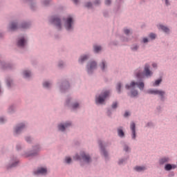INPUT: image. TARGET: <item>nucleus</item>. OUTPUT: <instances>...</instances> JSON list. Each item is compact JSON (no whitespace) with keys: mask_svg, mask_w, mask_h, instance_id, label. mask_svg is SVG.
I'll return each mask as SVG.
<instances>
[{"mask_svg":"<svg viewBox=\"0 0 177 177\" xmlns=\"http://www.w3.org/2000/svg\"><path fill=\"white\" fill-rule=\"evenodd\" d=\"M109 95H110V91L104 92L103 94L95 98V103L97 104H102L106 98L109 97Z\"/></svg>","mask_w":177,"mask_h":177,"instance_id":"f257e3e1","label":"nucleus"},{"mask_svg":"<svg viewBox=\"0 0 177 177\" xmlns=\"http://www.w3.org/2000/svg\"><path fill=\"white\" fill-rule=\"evenodd\" d=\"M135 85H137V86L140 89V91H143V88H145V83L142 82H140L139 83L132 82L129 85H126V89H131V88H135Z\"/></svg>","mask_w":177,"mask_h":177,"instance_id":"f03ea898","label":"nucleus"},{"mask_svg":"<svg viewBox=\"0 0 177 177\" xmlns=\"http://www.w3.org/2000/svg\"><path fill=\"white\" fill-rule=\"evenodd\" d=\"M148 93H151V95H159L161 97L165 95V92L161 90H149Z\"/></svg>","mask_w":177,"mask_h":177,"instance_id":"7ed1b4c3","label":"nucleus"},{"mask_svg":"<svg viewBox=\"0 0 177 177\" xmlns=\"http://www.w3.org/2000/svg\"><path fill=\"white\" fill-rule=\"evenodd\" d=\"M72 24H73V18L71 17H68L65 23V27L66 30H71V28H73Z\"/></svg>","mask_w":177,"mask_h":177,"instance_id":"20e7f679","label":"nucleus"},{"mask_svg":"<svg viewBox=\"0 0 177 177\" xmlns=\"http://www.w3.org/2000/svg\"><path fill=\"white\" fill-rule=\"evenodd\" d=\"M96 66H97L96 62H91L88 65V68H87V69H88V73H92V72L95 70V68H96Z\"/></svg>","mask_w":177,"mask_h":177,"instance_id":"39448f33","label":"nucleus"},{"mask_svg":"<svg viewBox=\"0 0 177 177\" xmlns=\"http://www.w3.org/2000/svg\"><path fill=\"white\" fill-rule=\"evenodd\" d=\"M51 23H53V24H55V26H57L59 28L62 27V24L60 23V19H59L58 17H52Z\"/></svg>","mask_w":177,"mask_h":177,"instance_id":"423d86ee","label":"nucleus"},{"mask_svg":"<svg viewBox=\"0 0 177 177\" xmlns=\"http://www.w3.org/2000/svg\"><path fill=\"white\" fill-rule=\"evenodd\" d=\"M145 73L146 77H150L152 75L153 73L150 71V66L149 64L145 65Z\"/></svg>","mask_w":177,"mask_h":177,"instance_id":"0eeeda50","label":"nucleus"},{"mask_svg":"<svg viewBox=\"0 0 177 177\" xmlns=\"http://www.w3.org/2000/svg\"><path fill=\"white\" fill-rule=\"evenodd\" d=\"M130 128L133 133L132 139H135L136 138V125L134 122H132L131 124Z\"/></svg>","mask_w":177,"mask_h":177,"instance_id":"6e6552de","label":"nucleus"},{"mask_svg":"<svg viewBox=\"0 0 177 177\" xmlns=\"http://www.w3.org/2000/svg\"><path fill=\"white\" fill-rule=\"evenodd\" d=\"M70 125H71V122L66 123L65 124H59L58 125V129L59 131H64V129H66V128H68V127H70Z\"/></svg>","mask_w":177,"mask_h":177,"instance_id":"1a4fd4ad","label":"nucleus"},{"mask_svg":"<svg viewBox=\"0 0 177 177\" xmlns=\"http://www.w3.org/2000/svg\"><path fill=\"white\" fill-rule=\"evenodd\" d=\"M25 125L24 124H19L15 128V133H20L24 129Z\"/></svg>","mask_w":177,"mask_h":177,"instance_id":"9d476101","label":"nucleus"},{"mask_svg":"<svg viewBox=\"0 0 177 177\" xmlns=\"http://www.w3.org/2000/svg\"><path fill=\"white\" fill-rule=\"evenodd\" d=\"M46 172H47L46 169L41 167L37 171H35V174L38 175V174H41V175H45Z\"/></svg>","mask_w":177,"mask_h":177,"instance_id":"9b49d317","label":"nucleus"},{"mask_svg":"<svg viewBox=\"0 0 177 177\" xmlns=\"http://www.w3.org/2000/svg\"><path fill=\"white\" fill-rule=\"evenodd\" d=\"M82 158H83L84 160L86 161V162H91V157L89 155H86L84 153H82L81 155Z\"/></svg>","mask_w":177,"mask_h":177,"instance_id":"f8f14e48","label":"nucleus"},{"mask_svg":"<svg viewBox=\"0 0 177 177\" xmlns=\"http://www.w3.org/2000/svg\"><path fill=\"white\" fill-rule=\"evenodd\" d=\"M18 46L23 47L24 45H26V39L24 38L20 39L17 42Z\"/></svg>","mask_w":177,"mask_h":177,"instance_id":"ddd939ff","label":"nucleus"},{"mask_svg":"<svg viewBox=\"0 0 177 177\" xmlns=\"http://www.w3.org/2000/svg\"><path fill=\"white\" fill-rule=\"evenodd\" d=\"M137 172H142V171H145L146 169V167L137 166L134 168Z\"/></svg>","mask_w":177,"mask_h":177,"instance_id":"4468645a","label":"nucleus"},{"mask_svg":"<svg viewBox=\"0 0 177 177\" xmlns=\"http://www.w3.org/2000/svg\"><path fill=\"white\" fill-rule=\"evenodd\" d=\"M118 134L120 138H124L125 134L124 133V131H122V128L118 129Z\"/></svg>","mask_w":177,"mask_h":177,"instance_id":"2eb2a0df","label":"nucleus"},{"mask_svg":"<svg viewBox=\"0 0 177 177\" xmlns=\"http://www.w3.org/2000/svg\"><path fill=\"white\" fill-rule=\"evenodd\" d=\"M159 28H160V30H162V31H164L165 32H169V29L168 28H167L166 26L160 25Z\"/></svg>","mask_w":177,"mask_h":177,"instance_id":"dca6fc26","label":"nucleus"},{"mask_svg":"<svg viewBox=\"0 0 177 177\" xmlns=\"http://www.w3.org/2000/svg\"><path fill=\"white\" fill-rule=\"evenodd\" d=\"M93 48H94V52H95L96 53L102 50V47L100 46H94Z\"/></svg>","mask_w":177,"mask_h":177,"instance_id":"f3484780","label":"nucleus"},{"mask_svg":"<svg viewBox=\"0 0 177 177\" xmlns=\"http://www.w3.org/2000/svg\"><path fill=\"white\" fill-rule=\"evenodd\" d=\"M24 75L25 78H28L29 77H31V72L28 71H24Z\"/></svg>","mask_w":177,"mask_h":177,"instance_id":"a211bd4d","label":"nucleus"},{"mask_svg":"<svg viewBox=\"0 0 177 177\" xmlns=\"http://www.w3.org/2000/svg\"><path fill=\"white\" fill-rule=\"evenodd\" d=\"M85 60H88V55L82 56L80 57V59H79L80 63H84V62H85Z\"/></svg>","mask_w":177,"mask_h":177,"instance_id":"6ab92c4d","label":"nucleus"},{"mask_svg":"<svg viewBox=\"0 0 177 177\" xmlns=\"http://www.w3.org/2000/svg\"><path fill=\"white\" fill-rule=\"evenodd\" d=\"M169 161V158H162L160 159V162L161 164H165V162H168Z\"/></svg>","mask_w":177,"mask_h":177,"instance_id":"aec40b11","label":"nucleus"},{"mask_svg":"<svg viewBox=\"0 0 177 177\" xmlns=\"http://www.w3.org/2000/svg\"><path fill=\"white\" fill-rule=\"evenodd\" d=\"M136 77H137V78H145V73H143L142 72H138L136 74Z\"/></svg>","mask_w":177,"mask_h":177,"instance_id":"412c9836","label":"nucleus"},{"mask_svg":"<svg viewBox=\"0 0 177 177\" xmlns=\"http://www.w3.org/2000/svg\"><path fill=\"white\" fill-rule=\"evenodd\" d=\"M161 81H162V80H161V79L156 80V82L153 84V86H158V85H160V84H161Z\"/></svg>","mask_w":177,"mask_h":177,"instance_id":"4be33fe9","label":"nucleus"},{"mask_svg":"<svg viewBox=\"0 0 177 177\" xmlns=\"http://www.w3.org/2000/svg\"><path fill=\"white\" fill-rule=\"evenodd\" d=\"M17 29V25H16V24L12 23L10 25V30H15Z\"/></svg>","mask_w":177,"mask_h":177,"instance_id":"5701e85b","label":"nucleus"},{"mask_svg":"<svg viewBox=\"0 0 177 177\" xmlns=\"http://www.w3.org/2000/svg\"><path fill=\"white\" fill-rule=\"evenodd\" d=\"M165 169L166 171H171V169H172V166L169 164H167L165 165Z\"/></svg>","mask_w":177,"mask_h":177,"instance_id":"b1692460","label":"nucleus"},{"mask_svg":"<svg viewBox=\"0 0 177 177\" xmlns=\"http://www.w3.org/2000/svg\"><path fill=\"white\" fill-rule=\"evenodd\" d=\"M44 88H49L50 86V83L46 82L43 84Z\"/></svg>","mask_w":177,"mask_h":177,"instance_id":"393cba45","label":"nucleus"},{"mask_svg":"<svg viewBox=\"0 0 177 177\" xmlns=\"http://www.w3.org/2000/svg\"><path fill=\"white\" fill-rule=\"evenodd\" d=\"M65 161H66V162L67 164H70V163L71 162V158H70V157H66V158H65Z\"/></svg>","mask_w":177,"mask_h":177,"instance_id":"a878e982","label":"nucleus"},{"mask_svg":"<svg viewBox=\"0 0 177 177\" xmlns=\"http://www.w3.org/2000/svg\"><path fill=\"white\" fill-rule=\"evenodd\" d=\"M121 83H118L117 85V91L118 92L120 93V92H121Z\"/></svg>","mask_w":177,"mask_h":177,"instance_id":"bb28decb","label":"nucleus"},{"mask_svg":"<svg viewBox=\"0 0 177 177\" xmlns=\"http://www.w3.org/2000/svg\"><path fill=\"white\" fill-rule=\"evenodd\" d=\"M131 96L133 97L138 96V91H131Z\"/></svg>","mask_w":177,"mask_h":177,"instance_id":"cd10ccee","label":"nucleus"},{"mask_svg":"<svg viewBox=\"0 0 177 177\" xmlns=\"http://www.w3.org/2000/svg\"><path fill=\"white\" fill-rule=\"evenodd\" d=\"M149 38H151V39H156V34L154 33H151L149 35Z\"/></svg>","mask_w":177,"mask_h":177,"instance_id":"c85d7f7f","label":"nucleus"},{"mask_svg":"<svg viewBox=\"0 0 177 177\" xmlns=\"http://www.w3.org/2000/svg\"><path fill=\"white\" fill-rule=\"evenodd\" d=\"M102 70H104V68H105V67H106V62H104V61H103L102 62Z\"/></svg>","mask_w":177,"mask_h":177,"instance_id":"c756f323","label":"nucleus"},{"mask_svg":"<svg viewBox=\"0 0 177 177\" xmlns=\"http://www.w3.org/2000/svg\"><path fill=\"white\" fill-rule=\"evenodd\" d=\"M124 34H126L127 35H128V34H129V32H131V30H129V29H124Z\"/></svg>","mask_w":177,"mask_h":177,"instance_id":"7c9ffc66","label":"nucleus"},{"mask_svg":"<svg viewBox=\"0 0 177 177\" xmlns=\"http://www.w3.org/2000/svg\"><path fill=\"white\" fill-rule=\"evenodd\" d=\"M117 102H113L112 104V109H117Z\"/></svg>","mask_w":177,"mask_h":177,"instance_id":"2f4dec72","label":"nucleus"},{"mask_svg":"<svg viewBox=\"0 0 177 177\" xmlns=\"http://www.w3.org/2000/svg\"><path fill=\"white\" fill-rule=\"evenodd\" d=\"M75 160H81V157L79 155H75L74 157Z\"/></svg>","mask_w":177,"mask_h":177,"instance_id":"473e14b6","label":"nucleus"},{"mask_svg":"<svg viewBox=\"0 0 177 177\" xmlns=\"http://www.w3.org/2000/svg\"><path fill=\"white\" fill-rule=\"evenodd\" d=\"M102 154L104 157H107V152L104 149H102Z\"/></svg>","mask_w":177,"mask_h":177,"instance_id":"72a5a7b5","label":"nucleus"},{"mask_svg":"<svg viewBox=\"0 0 177 177\" xmlns=\"http://www.w3.org/2000/svg\"><path fill=\"white\" fill-rule=\"evenodd\" d=\"M79 104L78 103H75L73 105V109H77V107H78Z\"/></svg>","mask_w":177,"mask_h":177,"instance_id":"f704fd0d","label":"nucleus"},{"mask_svg":"<svg viewBox=\"0 0 177 177\" xmlns=\"http://www.w3.org/2000/svg\"><path fill=\"white\" fill-rule=\"evenodd\" d=\"M5 122V119L3 118H0V124H2V122Z\"/></svg>","mask_w":177,"mask_h":177,"instance_id":"c9c22d12","label":"nucleus"},{"mask_svg":"<svg viewBox=\"0 0 177 177\" xmlns=\"http://www.w3.org/2000/svg\"><path fill=\"white\" fill-rule=\"evenodd\" d=\"M22 28H27V27H28V26L27 25V24H25L24 25H22Z\"/></svg>","mask_w":177,"mask_h":177,"instance_id":"e433bc0d","label":"nucleus"},{"mask_svg":"<svg viewBox=\"0 0 177 177\" xmlns=\"http://www.w3.org/2000/svg\"><path fill=\"white\" fill-rule=\"evenodd\" d=\"M149 41V39H147V38H144L143 39V43L144 44H146V42H148Z\"/></svg>","mask_w":177,"mask_h":177,"instance_id":"4c0bfd02","label":"nucleus"},{"mask_svg":"<svg viewBox=\"0 0 177 177\" xmlns=\"http://www.w3.org/2000/svg\"><path fill=\"white\" fill-rule=\"evenodd\" d=\"M124 150V151H128V150H129V148L127 146H125Z\"/></svg>","mask_w":177,"mask_h":177,"instance_id":"58836bf2","label":"nucleus"},{"mask_svg":"<svg viewBox=\"0 0 177 177\" xmlns=\"http://www.w3.org/2000/svg\"><path fill=\"white\" fill-rule=\"evenodd\" d=\"M111 3V1H106L105 2V5H110Z\"/></svg>","mask_w":177,"mask_h":177,"instance_id":"ea45409f","label":"nucleus"},{"mask_svg":"<svg viewBox=\"0 0 177 177\" xmlns=\"http://www.w3.org/2000/svg\"><path fill=\"white\" fill-rule=\"evenodd\" d=\"M133 50H138V46H135L134 47L132 48Z\"/></svg>","mask_w":177,"mask_h":177,"instance_id":"a19ab883","label":"nucleus"},{"mask_svg":"<svg viewBox=\"0 0 177 177\" xmlns=\"http://www.w3.org/2000/svg\"><path fill=\"white\" fill-rule=\"evenodd\" d=\"M129 115V112H125L124 117H128Z\"/></svg>","mask_w":177,"mask_h":177,"instance_id":"79ce46f5","label":"nucleus"},{"mask_svg":"<svg viewBox=\"0 0 177 177\" xmlns=\"http://www.w3.org/2000/svg\"><path fill=\"white\" fill-rule=\"evenodd\" d=\"M91 6H92V4H91V3H88V4L86 5V7L91 8Z\"/></svg>","mask_w":177,"mask_h":177,"instance_id":"37998d69","label":"nucleus"},{"mask_svg":"<svg viewBox=\"0 0 177 177\" xmlns=\"http://www.w3.org/2000/svg\"><path fill=\"white\" fill-rule=\"evenodd\" d=\"M26 142H30V137H27V138H26Z\"/></svg>","mask_w":177,"mask_h":177,"instance_id":"c03bdc74","label":"nucleus"},{"mask_svg":"<svg viewBox=\"0 0 177 177\" xmlns=\"http://www.w3.org/2000/svg\"><path fill=\"white\" fill-rule=\"evenodd\" d=\"M152 66H153V68L157 67V64H152Z\"/></svg>","mask_w":177,"mask_h":177,"instance_id":"a18cd8bd","label":"nucleus"},{"mask_svg":"<svg viewBox=\"0 0 177 177\" xmlns=\"http://www.w3.org/2000/svg\"><path fill=\"white\" fill-rule=\"evenodd\" d=\"M7 85H8V86H10V81H7Z\"/></svg>","mask_w":177,"mask_h":177,"instance_id":"49530a36","label":"nucleus"},{"mask_svg":"<svg viewBox=\"0 0 177 177\" xmlns=\"http://www.w3.org/2000/svg\"><path fill=\"white\" fill-rule=\"evenodd\" d=\"M44 3V5L46 6V5H48V3H49V1H45Z\"/></svg>","mask_w":177,"mask_h":177,"instance_id":"de8ad7c7","label":"nucleus"},{"mask_svg":"<svg viewBox=\"0 0 177 177\" xmlns=\"http://www.w3.org/2000/svg\"><path fill=\"white\" fill-rule=\"evenodd\" d=\"M16 164H17V163L12 164V165H11V167H16Z\"/></svg>","mask_w":177,"mask_h":177,"instance_id":"09e8293b","label":"nucleus"},{"mask_svg":"<svg viewBox=\"0 0 177 177\" xmlns=\"http://www.w3.org/2000/svg\"><path fill=\"white\" fill-rule=\"evenodd\" d=\"M168 3H169L168 1H165V4H166V5H168Z\"/></svg>","mask_w":177,"mask_h":177,"instance_id":"8fccbe9b","label":"nucleus"},{"mask_svg":"<svg viewBox=\"0 0 177 177\" xmlns=\"http://www.w3.org/2000/svg\"><path fill=\"white\" fill-rule=\"evenodd\" d=\"M75 5H77L78 3V1H75Z\"/></svg>","mask_w":177,"mask_h":177,"instance_id":"3c124183","label":"nucleus"},{"mask_svg":"<svg viewBox=\"0 0 177 177\" xmlns=\"http://www.w3.org/2000/svg\"><path fill=\"white\" fill-rule=\"evenodd\" d=\"M173 168H176V165H174V166H173Z\"/></svg>","mask_w":177,"mask_h":177,"instance_id":"603ef678","label":"nucleus"},{"mask_svg":"<svg viewBox=\"0 0 177 177\" xmlns=\"http://www.w3.org/2000/svg\"><path fill=\"white\" fill-rule=\"evenodd\" d=\"M100 146L101 147V149H102V144H100Z\"/></svg>","mask_w":177,"mask_h":177,"instance_id":"864d4df0","label":"nucleus"},{"mask_svg":"<svg viewBox=\"0 0 177 177\" xmlns=\"http://www.w3.org/2000/svg\"><path fill=\"white\" fill-rule=\"evenodd\" d=\"M121 162H121V161H120V162H119V164H121Z\"/></svg>","mask_w":177,"mask_h":177,"instance_id":"5fc2aeb1","label":"nucleus"}]
</instances>
